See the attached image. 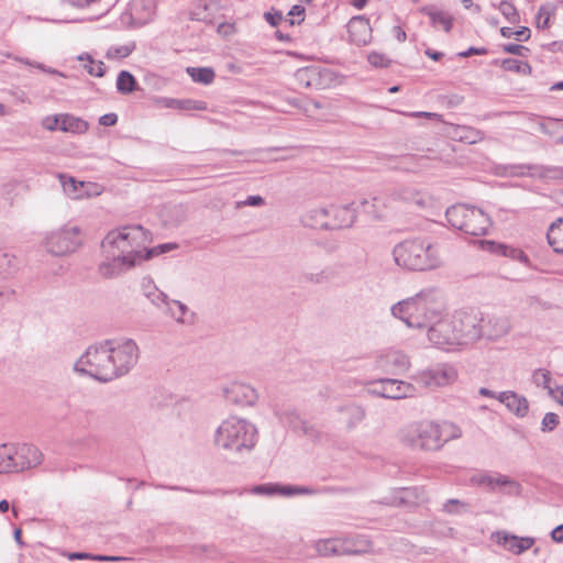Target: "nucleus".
I'll use <instances>...</instances> for the list:
<instances>
[{
	"label": "nucleus",
	"mask_w": 563,
	"mask_h": 563,
	"mask_svg": "<svg viewBox=\"0 0 563 563\" xmlns=\"http://www.w3.org/2000/svg\"><path fill=\"white\" fill-rule=\"evenodd\" d=\"M484 244L486 245V249L493 254L509 257L527 266L530 265V260L528 255L519 247H515L504 243H497L494 241H485Z\"/></svg>",
	"instance_id": "b1692460"
},
{
	"label": "nucleus",
	"mask_w": 563,
	"mask_h": 563,
	"mask_svg": "<svg viewBox=\"0 0 563 563\" xmlns=\"http://www.w3.org/2000/svg\"><path fill=\"white\" fill-rule=\"evenodd\" d=\"M467 510V505L460 499H449L443 505V511L450 514V515H459Z\"/></svg>",
	"instance_id": "5fc2aeb1"
},
{
	"label": "nucleus",
	"mask_w": 563,
	"mask_h": 563,
	"mask_svg": "<svg viewBox=\"0 0 563 563\" xmlns=\"http://www.w3.org/2000/svg\"><path fill=\"white\" fill-rule=\"evenodd\" d=\"M62 555L66 556L70 561H75V560H93V561L107 562V561H120V560H123V558H120V556H108V555H101V554H90V553H87V552H66V551H63Z\"/></svg>",
	"instance_id": "a19ab883"
},
{
	"label": "nucleus",
	"mask_w": 563,
	"mask_h": 563,
	"mask_svg": "<svg viewBox=\"0 0 563 563\" xmlns=\"http://www.w3.org/2000/svg\"><path fill=\"white\" fill-rule=\"evenodd\" d=\"M429 341L440 347L450 350L459 346L453 317H442V313L428 328Z\"/></svg>",
	"instance_id": "f8f14e48"
},
{
	"label": "nucleus",
	"mask_w": 563,
	"mask_h": 563,
	"mask_svg": "<svg viewBox=\"0 0 563 563\" xmlns=\"http://www.w3.org/2000/svg\"><path fill=\"white\" fill-rule=\"evenodd\" d=\"M64 191L73 199H82L100 195L97 184L77 181L74 177L62 176Z\"/></svg>",
	"instance_id": "a211bd4d"
},
{
	"label": "nucleus",
	"mask_w": 563,
	"mask_h": 563,
	"mask_svg": "<svg viewBox=\"0 0 563 563\" xmlns=\"http://www.w3.org/2000/svg\"><path fill=\"white\" fill-rule=\"evenodd\" d=\"M497 8L509 23L517 24L520 22V14L511 2L503 0Z\"/></svg>",
	"instance_id": "c03bdc74"
},
{
	"label": "nucleus",
	"mask_w": 563,
	"mask_h": 563,
	"mask_svg": "<svg viewBox=\"0 0 563 563\" xmlns=\"http://www.w3.org/2000/svg\"><path fill=\"white\" fill-rule=\"evenodd\" d=\"M331 76V71L328 69L321 70L318 67H306L297 71V79L305 85L307 88L319 89L322 86V79H328Z\"/></svg>",
	"instance_id": "393cba45"
},
{
	"label": "nucleus",
	"mask_w": 563,
	"mask_h": 563,
	"mask_svg": "<svg viewBox=\"0 0 563 563\" xmlns=\"http://www.w3.org/2000/svg\"><path fill=\"white\" fill-rule=\"evenodd\" d=\"M117 89L122 95H129L137 89V81L130 71L121 70L117 78Z\"/></svg>",
	"instance_id": "f704fd0d"
},
{
	"label": "nucleus",
	"mask_w": 563,
	"mask_h": 563,
	"mask_svg": "<svg viewBox=\"0 0 563 563\" xmlns=\"http://www.w3.org/2000/svg\"><path fill=\"white\" fill-rule=\"evenodd\" d=\"M224 393L227 400L238 406H253L258 398L251 385L238 382L232 383Z\"/></svg>",
	"instance_id": "f3484780"
},
{
	"label": "nucleus",
	"mask_w": 563,
	"mask_h": 563,
	"mask_svg": "<svg viewBox=\"0 0 563 563\" xmlns=\"http://www.w3.org/2000/svg\"><path fill=\"white\" fill-rule=\"evenodd\" d=\"M459 345H467L481 339L479 314L467 311H455L453 314Z\"/></svg>",
	"instance_id": "9b49d317"
},
{
	"label": "nucleus",
	"mask_w": 563,
	"mask_h": 563,
	"mask_svg": "<svg viewBox=\"0 0 563 563\" xmlns=\"http://www.w3.org/2000/svg\"><path fill=\"white\" fill-rule=\"evenodd\" d=\"M335 488L333 487H321L314 488L309 486H292V485H284L280 487V495L284 496H292V495H317V494H327L334 493Z\"/></svg>",
	"instance_id": "72a5a7b5"
},
{
	"label": "nucleus",
	"mask_w": 563,
	"mask_h": 563,
	"mask_svg": "<svg viewBox=\"0 0 563 563\" xmlns=\"http://www.w3.org/2000/svg\"><path fill=\"white\" fill-rule=\"evenodd\" d=\"M78 227L64 225L48 232L44 240L45 249L56 256L75 252L80 245Z\"/></svg>",
	"instance_id": "6e6552de"
},
{
	"label": "nucleus",
	"mask_w": 563,
	"mask_h": 563,
	"mask_svg": "<svg viewBox=\"0 0 563 563\" xmlns=\"http://www.w3.org/2000/svg\"><path fill=\"white\" fill-rule=\"evenodd\" d=\"M159 103L165 108L183 111H203L207 109V103L205 101L192 99L161 98Z\"/></svg>",
	"instance_id": "cd10ccee"
},
{
	"label": "nucleus",
	"mask_w": 563,
	"mask_h": 563,
	"mask_svg": "<svg viewBox=\"0 0 563 563\" xmlns=\"http://www.w3.org/2000/svg\"><path fill=\"white\" fill-rule=\"evenodd\" d=\"M165 313L172 318H174L177 322L184 323V316L188 311V307L178 301V300H169L168 303L163 307Z\"/></svg>",
	"instance_id": "ea45409f"
},
{
	"label": "nucleus",
	"mask_w": 563,
	"mask_h": 563,
	"mask_svg": "<svg viewBox=\"0 0 563 563\" xmlns=\"http://www.w3.org/2000/svg\"><path fill=\"white\" fill-rule=\"evenodd\" d=\"M510 169L512 176H528L540 180H553L561 177L559 168L539 164L514 165Z\"/></svg>",
	"instance_id": "dca6fc26"
},
{
	"label": "nucleus",
	"mask_w": 563,
	"mask_h": 563,
	"mask_svg": "<svg viewBox=\"0 0 563 563\" xmlns=\"http://www.w3.org/2000/svg\"><path fill=\"white\" fill-rule=\"evenodd\" d=\"M301 278L303 282L314 285L327 283L331 279V271L329 268H323L316 273L302 272Z\"/></svg>",
	"instance_id": "37998d69"
},
{
	"label": "nucleus",
	"mask_w": 563,
	"mask_h": 563,
	"mask_svg": "<svg viewBox=\"0 0 563 563\" xmlns=\"http://www.w3.org/2000/svg\"><path fill=\"white\" fill-rule=\"evenodd\" d=\"M342 541L344 543V550H349V552H344V555L367 553L372 548L371 541L363 536L345 538L342 539Z\"/></svg>",
	"instance_id": "7c9ffc66"
},
{
	"label": "nucleus",
	"mask_w": 563,
	"mask_h": 563,
	"mask_svg": "<svg viewBox=\"0 0 563 563\" xmlns=\"http://www.w3.org/2000/svg\"><path fill=\"white\" fill-rule=\"evenodd\" d=\"M413 378L418 384L428 388L442 387L455 382L457 378V372L452 365L439 364L432 368L418 373Z\"/></svg>",
	"instance_id": "4468645a"
},
{
	"label": "nucleus",
	"mask_w": 563,
	"mask_h": 563,
	"mask_svg": "<svg viewBox=\"0 0 563 563\" xmlns=\"http://www.w3.org/2000/svg\"><path fill=\"white\" fill-rule=\"evenodd\" d=\"M88 128V123L78 117L68 113L60 114L59 130L63 132L82 134Z\"/></svg>",
	"instance_id": "2f4dec72"
},
{
	"label": "nucleus",
	"mask_w": 563,
	"mask_h": 563,
	"mask_svg": "<svg viewBox=\"0 0 563 563\" xmlns=\"http://www.w3.org/2000/svg\"><path fill=\"white\" fill-rule=\"evenodd\" d=\"M140 350L132 339L107 340L89 346L74 369L96 380L108 383L126 375L137 363Z\"/></svg>",
	"instance_id": "f257e3e1"
},
{
	"label": "nucleus",
	"mask_w": 563,
	"mask_h": 563,
	"mask_svg": "<svg viewBox=\"0 0 563 563\" xmlns=\"http://www.w3.org/2000/svg\"><path fill=\"white\" fill-rule=\"evenodd\" d=\"M78 60L84 63V68L89 75L95 77H102L106 73L103 62H96L89 54H81L78 56Z\"/></svg>",
	"instance_id": "4c0bfd02"
},
{
	"label": "nucleus",
	"mask_w": 563,
	"mask_h": 563,
	"mask_svg": "<svg viewBox=\"0 0 563 563\" xmlns=\"http://www.w3.org/2000/svg\"><path fill=\"white\" fill-rule=\"evenodd\" d=\"M497 399L518 418H523L528 415L529 402L525 396L507 390L499 393Z\"/></svg>",
	"instance_id": "4be33fe9"
},
{
	"label": "nucleus",
	"mask_w": 563,
	"mask_h": 563,
	"mask_svg": "<svg viewBox=\"0 0 563 563\" xmlns=\"http://www.w3.org/2000/svg\"><path fill=\"white\" fill-rule=\"evenodd\" d=\"M322 260V250L320 246H312L303 251L302 263L306 266L313 265Z\"/></svg>",
	"instance_id": "3c124183"
},
{
	"label": "nucleus",
	"mask_w": 563,
	"mask_h": 563,
	"mask_svg": "<svg viewBox=\"0 0 563 563\" xmlns=\"http://www.w3.org/2000/svg\"><path fill=\"white\" fill-rule=\"evenodd\" d=\"M170 211L176 214V219L172 221L173 224L177 225L185 221L186 219V211L185 208L181 205L174 206Z\"/></svg>",
	"instance_id": "774afa93"
},
{
	"label": "nucleus",
	"mask_w": 563,
	"mask_h": 563,
	"mask_svg": "<svg viewBox=\"0 0 563 563\" xmlns=\"http://www.w3.org/2000/svg\"><path fill=\"white\" fill-rule=\"evenodd\" d=\"M347 32L352 43L365 45L372 36L369 21L364 16H353L347 23Z\"/></svg>",
	"instance_id": "aec40b11"
},
{
	"label": "nucleus",
	"mask_w": 563,
	"mask_h": 563,
	"mask_svg": "<svg viewBox=\"0 0 563 563\" xmlns=\"http://www.w3.org/2000/svg\"><path fill=\"white\" fill-rule=\"evenodd\" d=\"M151 242V233L142 225H125L110 231L101 242L104 261L99 266L100 274L112 278L140 265Z\"/></svg>",
	"instance_id": "f03ea898"
},
{
	"label": "nucleus",
	"mask_w": 563,
	"mask_h": 563,
	"mask_svg": "<svg viewBox=\"0 0 563 563\" xmlns=\"http://www.w3.org/2000/svg\"><path fill=\"white\" fill-rule=\"evenodd\" d=\"M393 255L398 266L409 271L433 269L441 263L437 246L426 239L405 240L394 247Z\"/></svg>",
	"instance_id": "423d86ee"
},
{
	"label": "nucleus",
	"mask_w": 563,
	"mask_h": 563,
	"mask_svg": "<svg viewBox=\"0 0 563 563\" xmlns=\"http://www.w3.org/2000/svg\"><path fill=\"white\" fill-rule=\"evenodd\" d=\"M479 318L481 339L495 341L508 334L511 329L510 319L505 313H485L479 314Z\"/></svg>",
	"instance_id": "2eb2a0df"
},
{
	"label": "nucleus",
	"mask_w": 563,
	"mask_h": 563,
	"mask_svg": "<svg viewBox=\"0 0 563 563\" xmlns=\"http://www.w3.org/2000/svg\"><path fill=\"white\" fill-rule=\"evenodd\" d=\"M133 48H134V46H129V45L111 47L108 51V56L124 58V57H128L132 53Z\"/></svg>",
	"instance_id": "052dcab7"
},
{
	"label": "nucleus",
	"mask_w": 563,
	"mask_h": 563,
	"mask_svg": "<svg viewBox=\"0 0 563 563\" xmlns=\"http://www.w3.org/2000/svg\"><path fill=\"white\" fill-rule=\"evenodd\" d=\"M313 217L320 221V227L329 230L351 228L356 220L353 205L331 206L313 210Z\"/></svg>",
	"instance_id": "1a4fd4ad"
},
{
	"label": "nucleus",
	"mask_w": 563,
	"mask_h": 563,
	"mask_svg": "<svg viewBox=\"0 0 563 563\" xmlns=\"http://www.w3.org/2000/svg\"><path fill=\"white\" fill-rule=\"evenodd\" d=\"M554 14V7L552 4H543L539 8L536 25L538 29H549L550 18Z\"/></svg>",
	"instance_id": "a18cd8bd"
},
{
	"label": "nucleus",
	"mask_w": 563,
	"mask_h": 563,
	"mask_svg": "<svg viewBox=\"0 0 563 563\" xmlns=\"http://www.w3.org/2000/svg\"><path fill=\"white\" fill-rule=\"evenodd\" d=\"M19 62L23 63L25 65L32 66V67H36V68L41 69L44 73H48V74H52V75H58V76H62V77L65 76L63 73H60V71H58V70H56L54 68L46 67L44 64H41V63L31 62L27 58H19Z\"/></svg>",
	"instance_id": "e2e57ef3"
},
{
	"label": "nucleus",
	"mask_w": 563,
	"mask_h": 563,
	"mask_svg": "<svg viewBox=\"0 0 563 563\" xmlns=\"http://www.w3.org/2000/svg\"><path fill=\"white\" fill-rule=\"evenodd\" d=\"M188 75L195 82L209 85L214 80L216 73L211 67H188Z\"/></svg>",
	"instance_id": "c9c22d12"
},
{
	"label": "nucleus",
	"mask_w": 563,
	"mask_h": 563,
	"mask_svg": "<svg viewBox=\"0 0 563 563\" xmlns=\"http://www.w3.org/2000/svg\"><path fill=\"white\" fill-rule=\"evenodd\" d=\"M60 114L47 115L42 120V126L47 131L59 130Z\"/></svg>",
	"instance_id": "680f3d73"
},
{
	"label": "nucleus",
	"mask_w": 563,
	"mask_h": 563,
	"mask_svg": "<svg viewBox=\"0 0 563 563\" xmlns=\"http://www.w3.org/2000/svg\"><path fill=\"white\" fill-rule=\"evenodd\" d=\"M279 419L282 422L287 423L291 428H301L303 433H308L307 423L300 419L296 411H284L280 413Z\"/></svg>",
	"instance_id": "49530a36"
},
{
	"label": "nucleus",
	"mask_w": 563,
	"mask_h": 563,
	"mask_svg": "<svg viewBox=\"0 0 563 563\" xmlns=\"http://www.w3.org/2000/svg\"><path fill=\"white\" fill-rule=\"evenodd\" d=\"M176 247H177V244H175V243H164V244H159L157 246L151 247V249H148V245H147L146 250H145L144 261L150 260L153 256H157V255L164 254L166 252H169Z\"/></svg>",
	"instance_id": "6e6d98bb"
},
{
	"label": "nucleus",
	"mask_w": 563,
	"mask_h": 563,
	"mask_svg": "<svg viewBox=\"0 0 563 563\" xmlns=\"http://www.w3.org/2000/svg\"><path fill=\"white\" fill-rule=\"evenodd\" d=\"M256 442V427L249 420L236 416L223 420L214 432V445L232 453H250Z\"/></svg>",
	"instance_id": "39448f33"
},
{
	"label": "nucleus",
	"mask_w": 563,
	"mask_h": 563,
	"mask_svg": "<svg viewBox=\"0 0 563 563\" xmlns=\"http://www.w3.org/2000/svg\"><path fill=\"white\" fill-rule=\"evenodd\" d=\"M143 295L157 308L163 309L168 303V296L159 290L150 277L142 280Z\"/></svg>",
	"instance_id": "bb28decb"
},
{
	"label": "nucleus",
	"mask_w": 563,
	"mask_h": 563,
	"mask_svg": "<svg viewBox=\"0 0 563 563\" xmlns=\"http://www.w3.org/2000/svg\"><path fill=\"white\" fill-rule=\"evenodd\" d=\"M343 545L342 539L334 538L319 541L316 549L323 556L344 555V552H349V550H344Z\"/></svg>",
	"instance_id": "473e14b6"
},
{
	"label": "nucleus",
	"mask_w": 563,
	"mask_h": 563,
	"mask_svg": "<svg viewBox=\"0 0 563 563\" xmlns=\"http://www.w3.org/2000/svg\"><path fill=\"white\" fill-rule=\"evenodd\" d=\"M503 51L505 53L517 55V56H522V57L527 56V54L530 52V49L528 47H526L523 45H519V44H512V43L504 44Z\"/></svg>",
	"instance_id": "13d9d810"
},
{
	"label": "nucleus",
	"mask_w": 563,
	"mask_h": 563,
	"mask_svg": "<svg viewBox=\"0 0 563 563\" xmlns=\"http://www.w3.org/2000/svg\"><path fill=\"white\" fill-rule=\"evenodd\" d=\"M340 410H342V411L346 410L353 417L354 421L350 422V427H353L355 423L362 421L364 419V417H365L364 409L358 407V406L351 405V406H346L344 408H341Z\"/></svg>",
	"instance_id": "bf43d9fd"
},
{
	"label": "nucleus",
	"mask_w": 563,
	"mask_h": 563,
	"mask_svg": "<svg viewBox=\"0 0 563 563\" xmlns=\"http://www.w3.org/2000/svg\"><path fill=\"white\" fill-rule=\"evenodd\" d=\"M379 205L385 206V202L378 197H374L372 202L367 200L362 201L363 210L375 220L383 219V212Z\"/></svg>",
	"instance_id": "de8ad7c7"
},
{
	"label": "nucleus",
	"mask_w": 563,
	"mask_h": 563,
	"mask_svg": "<svg viewBox=\"0 0 563 563\" xmlns=\"http://www.w3.org/2000/svg\"><path fill=\"white\" fill-rule=\"evenodd\" d=\"M129 11L132 19L137 23L148 22L155 13L154 0H131Z\"/></svg>",
	"instance_id": "a878e982"
},
{
	"label": "nucleus",
	"mask_w": 563,
	"mask_h": 563,
	"mask_svg": "<svg viewBox=\"0 0 563 563\" xmlns=\"http://www.w3.org/2000/svg\"><path fill=\"white\" fill-rule=\"evenodd\" d=\"M368 394L386 399H404L412 397L416 388L412 384L394 378H379L368 383Z\"/></svg>",
	"instance_id": "9d476101"
},
{
	"label": "nucleus",
	"mask_w": 563,
	"mask_h": 563,
	"mask_svg": "<svg viewBox=\"0 0 563 563\" xmlns=\"http://www.w3.org/2000/svg\"><path fill=\"white\" fill-rule=\"evenodd\" d=\"M560 423L559 416L554 412H547L541 421V431L551 432Z\"/></svg>",
	"instance_id": "4d7b16f0"
},
{
	"label": "nucleus",
	"mask_w": 563,
	"mask_h": 563,
	"mask_svg": "<svg viewBox=\"0 0 563 563\" xmlns=\"http://www.w3.org/2000/svg\"><path fill=\"white\" fill-rule=\"evenodd\" d=\"M459 139L468 144H476L485 139V133L472 126H460L457 129Z\"/></svg>",
	"instance_id": "58836bf2"
},
{
	"label": "nucleus",
	"mask_w": 563,
	"mask_h": 563,
	"mask_svg": "<svg viewBox=\"0 0 563 563\" xmlns=\"http://www.w3.org/2000/svg\"><path fill=\"white\" fill-rule=\"evenodd\" d=\"M532 380L537 386L543 387L551 391V387H550L551 374L549 371L542 369V368L534 371V373L532 375Z\"/></svg>",
	"instance_id": "864d4df0"
},
{
	"label": "nucleus",
	"mask_w": 563,
	"mask_h": 563,
	"mask_svg": "<svg viewBox=\"0 0 563 563\" xmlns=\"http://www.w3.org/2000/svg\"><path fill=\"white\" fill-rule=\"evenodd\" d=\"M18 271V260L13 254L0 251V278H8Z\"/></svg>",
	"instance_id": "e433bc0d"
},
{
	"label": "nucleus",
	"mask_w": 563,
	"mask_h": 563,
	"mask_svg": "<svg viewBox=\"0 0 563 563\" xmlns=\"http://www.w3.org/2000/svg\"><path fill=\"white\" fill-rule=\"evenodd\" d=\"M391 313L409 328L428 329L442 313V303L438 298V291L428 288L395 303Z\"/></svg>",
	"instance_id": "20e7f679"
},
{
	"label": "nucleus",
	"mask_w": 563,
	"mask_h": 563,
	"mask_svg": "<svg viewBox=\"0 0 563 563\" xmlns=\"http://www.w3.org/2000/svg\"><path fill=\"white\" fill-rule=\"evenodd\" d=\"M196 9L190 11V19L194 21H201L203 18L201 16L200 9L208 10L209 5L207 3V0H195Z\"/></svg>",
	"instance_id": "0e129e2a"
},
{
	"label": "nucleus",
	"mask_w": 563,
	"mask_h": 563,
	"mask_svg": "<svg viewBox=\"0 0 563 563\" xmlns=\"http://www.w3.org/2000/svg\"><path fill=\"white\" fill-rule=\"evenodd\" d=\"M12 455V472L20 473L38 466L43 461L42 452L32 444H9Z\"/></svg>",
	"instance_id": "ddd939ff"
},
{
	"label": "nucleus",
	"mask_w": 563,
	"mask_h": 563,
	"mask_svg": "<svg viewBox=\"0 0 563 563\" xmlns=\"http://www.w3.org/2000/svg\"><path fill=\"white\" fill-rule=\"evenodd\" d=\"M476 483L481 486H484V487H487L488 489L490 490H494L496 486H500V487H504V486H509L511 488H514L516 492H518L519 489V484L509 478L508 476L506 475H479L477 478H476Z\"/></svg>",
	"instance_id": "c85d7f7f"
},
{
	"label": "nucleus",
	"mask_w": 563,
	"mask_h": 563,
	"mask_svg": "<svg viewBox=\"0 0 563 563\" xmlns=\"http://www.w3.org/2000/svg\"><path fill=\"white\" fill-rule=\"evenodd\" d=\"M282 486L283 485H258L254 488V492L258 493V494H267V495L280 494Z\"/></svg>",
	"instance_id": "69168bd1"
},
{
	"label": "nucleus",
	"mask_w": 563,
	"mask_h": 563,
	"mask_svg": "<svg viewBox=\"0 0 563 563\" xmlns=\"http://www.w3.org/2000/svg\"><path fill=\"white\" fill-rule=\"evenodd\" d=\"M461 435V429L452 422L437 423L423 420L405 427L399 433V439L404 445L412 450L437 451Z\"/></svg>",
	"instance_id": "7ed1b4c3"
},
{
	"label": "nucleus",
	"mask_w": 563,
	"mask_h": 563,
	"mask_svg": "<svg viewBox=\"0 0 563 563\" xmlns=\"http://www.w3.org/2000/svg\"><path fill=\"white\" fill-rule=\"evenodd\" d=\"M265 203V200L261 196H249L244 201L238 202V208L242 206H251V207H258L263 206Z\"/></svg>",
	"instance_id": "338daca9"
},
{
	"label": "nucleus",
	"mask_w": 563,
	"mask_h": 563,
	"mask_svg": "<svg viewBox=\"0 0 563 563\" xmlns=\"http://www.w3.org/2000/svg\"><path fill=\"white\" fill-rule=\"evenodd\" d=\"M95 420V413L91 411H79L74 418L73 426L77 429H89Z\"/></svg>",
	"instance_id": "8fccbe9b"
},
{
	"label": "nucleus",
	"mask_w": 563,
	"mask_h": 563,
	"mask_svg": "<svg viewBox=\"0 0 563 563\" xmlns=\"http://www.w3.org/2000/svg\"><path fill=\"white\" fill-rule=\"evenodd\" d=\"M420 12L430 19V24L433 27H441L446 33L452 30L454 18L448 11L439 9L434 4H429L422 7Z\"/></svg>",
	"instance_id": "5701e85b"
},
{
	"label": "nucleus",
	"mask_w": 563,
	"mask_h": 563,
	"mask_svg": "<svg viewBox=\"0 0 563 563\" xmlns=\"http://www.w3.org/2000/svg\"><path fill=\"white\" fill-rule=\"evenodd\" d=\"M368 63L377 68H387L391 64V59L385 54L378 52H372L367 55Z\"/></svg>",
	"instance_id": "603ef678"
},
{
	"label": "nucleus",
	"mask_w": 563,
	"mask_h": 563,
	"mask_svg": "<svg viewBox=\"0 0 563 563\" xmlns=\"http://www.w3.org/2000/svg\"><path fill=\"white\" fill-rule=\"evenodd\" d=\"M379 366L391 375H401L410 367L409 357L401 351L391 350L379 357Z\"/></svg>",
	"instance_id": "6ab92c4d"
},
{
	"label": "nucleus",
	"mask_w": 563,
	"mask_h": 563,
	"mask_svg": "<svg viewBox=\"0 0 563 563\" xmlns=\"http://www.w3.org/2000/svg\"><path fill=\"white\" fill-rule=\"evenodd\" d=\"M445 217L452 228L474 236L487 234L492 225L489 217L482 209L466 205L450 207Z\"/></svg>",
	"instance_id": "0eeeda50"
},
{
	"label": "nucleus",
	"mask_w": 563,
	"mask_h": 563,
	"mask_svg": "<svg viewBox=\"0 0 563 563\" xmlns=\"http://www.w3.org/2000/svg\"><path fill=\"white\" fill-rule=\"evenodd\" d=\"M500 66L507 71H514L522 75H530L532 73V67L528 62H521L515 58L503 59Z\"/></svg>",
	"instance_id": "79ce46f5"
},
{
	"label": "nucleus",
	"mask_w": 563,
	"mask_h": 563,
	"mask_svg": "<svg viewBox=\"0 0 563 563\" xmlns=\"http://www.w3.org/2000/svg\"><path fill=\"white\" fill-rule=\"evenodd\" d=\"M549 245L558 254H563V218L556 219L547 232Z\"/></svg>",
	"instance_id": "c756f323"
},
{
	"label": "nucleus",
	"mask_w": 563,
	"mask_h": 563,
	"mask_svg": "<svg viewBox=\"0 0 563 563\" xmlns=\"http://www.w3.org/2000/svg\"><path fill=\"white\" fill-rule=\"evenodd\" d=\"M10 450L9 444L0 445V474L13 473L11 464L12 455H10Z\"/></svg>",
	"instance_id": "09e8293b"
},
{
	"label": "nucleus",
	"mask_w": 563,
	"mask_h": 563,
	"mask_svg": "<svg viewBox=\"0 0 563 563\" xmlns=\"http://www.w3.org/2000/svg\"><path fill=\"white\" fill-rule=\"evenodd\" d=\"M496 537L498 544H501L507 551L517 555L529 550L534 543L533 538L518 537L507 532H497Z\"/></svg>",
	"instance_id": "412c9836"
}]
</instances>
